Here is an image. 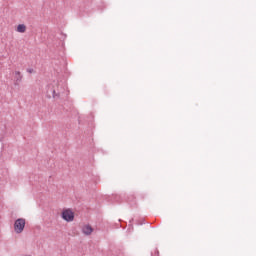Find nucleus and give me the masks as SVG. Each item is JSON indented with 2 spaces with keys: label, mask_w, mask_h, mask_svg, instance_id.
I'll return each instance as SVG.
<instances>
[{
  "label": "nucleus",
  "mask_w": 256,
  "mask_h": 256,
  "mask_svg": "<svg viewBox=\"0 0 256 256\" xmlns=\"http://www.w3.org/2000/svg\"><path fill=\"white\" fill-rule=\"evenodd\" d=\"M62 219L67 223H71L75 219V213L71 209H65L62 211Z\"/></svg>",
  "instance_id": "obj_2"
},
{
  "label": "nucleus",
  "mask_w": 256,
  "mask_h": 256,
  "mask_svg": "<svg viewBox=\"0 0 256 256\" xmlns=\"http://www.w3.org/2000/svg\"><path fill=\"white\" fill-rule=\"evenodd\" d=\"M17 33H25L27 31V26L25 24H19L16 27Z\"/></svg>",
  "instance_id": "obj_4"
},
{
  "label": "nucleus",
  "mask_w": 256,
  "mask_h": 256,
  "mask_svg": "<svg viewBox=\"0 0 256 256\" xmlns=\"http://www.w3.org/2000/svg\"><path fill=\"white\" fill-rule=\"evenodd\" d=\"M82 233H84V235H91V233H93V227L89 224L84 225L82 227Z\"/></svg>",
  "instance_id": "obj_3"
},
{
  "label": "nucleus",
  "mask_w": 256,
  "mask_h": 256,
  "mask_svg": "<svg viewBox=\"0 0 256 256\" xmlns=\"http://www.w3.org/2000/svg\"><path fill=\"white\" fill-rule=\"evenodd\" d=\"M14 75H15L16 81H21V79H23V76L21 75L20 71H15Z\"/></svg>",
  "instance_id": "obj_5"
},
{
  "label": "nucleus",
  "mask_w": 256,
  "mask_h": 256,
  "mask_svg": "<svg viewBox=\"0 0 256 256\" xmlns=\"http://www.w3.org/2000/svg\"><path fill=\"white\" fill-rule=\"evenodd\" d=\"M25 225H26V220L24 218H18L14 222L15 233H17L18 235L23 233V231H25Z\"/></svg>",
  "instance_id": "obj_1"
}]
</instances>
